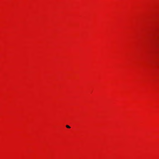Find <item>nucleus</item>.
<instances>
[{
	"label": "nucleus",
	"instance_id": "nucleus-1",
	"mask_svg": "<svg viewBox=\"0 0 159 159\" xmlns=\"http://www.w3.org/2000/svg\"><path fill=\"white\" fill-rule=\"evenodd\" d=\"M66 127L68 128H70V127L68 125H66Z\"/></svg>",
	"mask_w": 159,
	"mask_h": 159
}]
</instances>
